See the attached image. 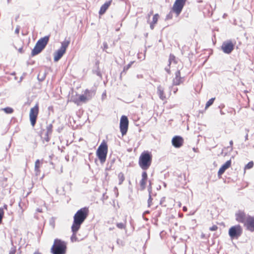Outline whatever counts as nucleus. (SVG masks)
Here are the masks:
<instances>
[{"mask_svg": "<svg viewBox=\"0 0 254 254\" xmlns=\"http://www.w3.org/2000/svg\"><path fill=\"white\" fill-rule=\"evenodd\" d=\"M89 210L87 207H83L78 210L73 216V222L71 226V231L77 232L81 224L84 222L88 215Z\"/></svg>", "mask_w": 254, "mask_h": 254, "instance_id": "1", "label": "nucleus"}, {"mask_svg": "<svg viewBox=\"0 0 254 254\" xmlns=\"http://www.w3.org/2000/svg\"><path fill=\"white\" fill-rule=\"evenodd\" d=\"M151 162V154L148 151H144L139 158L138 164L142 170H146L150 166Z\"/></svg>", "mask_w": 254, "mask_h": 254, "instance_id": "2", "label": "nucleus"}, {"mask_svg": "<svg viewBox=\"0 0 254 254\" xmlns=\"http://www.w3.org/2000/svg\"><path fill=\"white\" fill-rule=\"evenodd\" d=\"M66 249V243L60 239H56L51 248V252L53 254H65Z\"/></svg>", "mask_w": 254, "mask_h": 254, "instance_id": "3", "label": "nucleus"}, {"mask_svg": "<svg viewBox=\"0 0 254 254\" xmlns=\"http://www.w3.org/2000/svg\"><path fill=\"white\" fill-rule=\"evenodd\" d=\"M108 152V145L106 143L103 142L98 147L96 154L101 163H104L106 161Z\"/></svg>", "mask_w": 254, "mask_h": 254, "instance_id": "4", "label": "nucleus"}, {"mask_svg": "<svg viewBox=\"0 0 254 254\" xmlns=\"http://www.w3.org/2000/svg\"><path fill=\"white\" fill-rule=\"evenodd\" d=\"M70 43L69 40H64L61 43V47L54 53V61L58 62L65 53L66 49Z\"/></svg>", "mask_w": 254, "mask_h": 254, "instance_id": "5", "label": "nucleus"}, {"mask_svg": "<svg viewBox=\"0 0 254 254\" xmlns=\"http://www.w3.org/2000/svg\"><path fill=\"white\" fill-rule=\"evenodd\" d=\"M243 230L239 225L231 227L229 230V235L232 239H237L242 234Z\"/></svg>", "mask_w": 254, "mask_h": 254, "instance_id": "6", "label": "nucleus"}, {"mask_svg": "<svg viewBox=\"0 0 254 254\" xmlns=\"http://www.w3.org/2000/svg\"><path fill=\"white\" fill-rule=\"evenodd\" d=\"M186 1L187 0H176L175 1L172 9L177 15H179L182 12Z\"/></svg>", "mask_w": 254, "mask_h": 254, "instance_id": "7", "label": "nucleus"}, {"mask_svg": "<svg viewBox=\"0 0 254 254\" xmlns=\"http://www.w3.org/2000/svg\"><path fill=\"white\" fill-rule=\"evenodd\" d=\"M128 126V120L127 116H122L120 123V131L123 135L126 134L127 132Z\"/></svg>", "mask_w": 254, "mask_h": 254, "instance_id": "8", "label": "nucleus"}, {"mask_svg": "<svg viewBox=\"0 0 254 254\" xmlns=\"http://www.w3.org/2000/svg\"><path fill=\"white\" fill-rule=\"evenodd\" d=\"M38 111L39 107L38 104H36L34 107L30 109L29 116L31 124L33 127L36 124Z\"/></svg>", "mask_w": 254, "mask_h": 254, "instance_id": "9", "label": "nucleus"}, {"mask_svg": "<svg viewBox=\"0 0 254 254\" xmlns=\"http://www.w3.org/2000/svg\"><path fill=\"white\" fill-rule=\"evenodd\" d=\"M248 216L242 210L238 211L235 214L236 220L240 223H244V225L247 221Z\"/></svg>", "mask_w": 254, "mask_h": 254, "instance_id": "10", "label": "nucleus"}, {"mask_svg": "<svg viewBox=\"0 0 254 254\" xmlns=\"http://www.w3.org/2000/svg\"><path fill=\"white\" fill-rule=\"evenodd\" d=\"M184 81V77L181 76L180 70L178 69L175 72V77L173 79V85H179Z\"/></svg>", "mask_w": 254, "mask_h": 254, "instance_id": "11", "label": "nucleus"}, {"mask_svg": "<svg viewBox=\"0 0 254 254\" xmlns=\"http://www.w3.org/2000/svg\"><path fill=\"white\" fill-rule=\"evenodd\" d=\"M184 143L182 137L179 135L175 136L172 139V145L176 148L181 147Z\"/></svg>", "mask_w": 254, "mask_h": 254, "instance_id": "12", "label": "nucleus"}, {"mask_svg": "<svg viewBox=\"0 0 254 254\" xmlns=\"http://www.w3.org/2000/svg\"><path fill=\"white\" fill-rule=\"evenodd\" d=\"M234 47V46L231 42H224L223 43L221 48L224 53L229 54L233 50Z\"/></svg>", "mask_w": 254, "mask_h": 254, "instance_id": "13", "label": "nucleus"}, {"mask_svg": "<svg viewBox=\"0 0 254 254\" xmlns=\"http://www.w3.org/2000/svg\"><path fill=\"white\" fill-rule=\"evenodd\" d=\"M244 225L247 227L249 230L252 232L254 231V217L248 216L247 221Z\"/></svg>", "mask_w": 254, "mask_h": 254, "instance_id": "14", "label": "nucleus"}, {"mask_svg": "<svg viewBox=\"0 0 254 254\" xmlns=\"http://www.w3.org/2000/svg\"><path fill=\"white\" fill-rule=\"evenodd\" d=\"M49 36H46L40 39L36 43V45L44 49L47 45L49 40Z\"/></svg>", "mask_w": 254, "mask_h": 254, "instance_id": "15", "label": "nucleus"}, {"mask_svg": "<svg viewBox=\"0 0 254 254\" xmlns=\"http://www.w3.org/2000/svg\"><path fill=\"white\" fill-rule=\"evenodd\" d=\"M231 164V160H228L226 161L219 169L218 172V176H221L225 171L226 169L229 168Z\"/></svg>", "mask_w": 254, "mask_h": 254, "instance_id": "16", "label": "nucleus"}, {"mask_svg": "<svg viewBox=\"0 0 254 254\" xmlns=\"http://www.w3.org/2000/svg\"><path fill=\"white\" fill-rule=\"evenodd\" d=\"M147 180V174L145 171H144L142 173V179L140 181V186L141 190H144L145 189Z\"/></svg>", "mask_w": 254, "mask_h": 254, "instance_id": "17", "label": "nucleus"}, {"mask_svg": "<svg viewBox=\"0 0 254 254\" xmlns=\"http://www.w3.org/2000/svg\"><path fill=\"white\" fill-rule=\"evenodd\" d=\"M157 93L161 100L163 101L166 100V98L164 93V88L161 85L157 87Z\"/></svg>", "mask_w": 254, "mask_h": 254, "instance_id": "18", "label": "nucleus"}, {"mask_svg": "<svg viewBox=\"0 0 254 254\" xmlns=\"http://www.w3.org/2000/svg\"><path fill=\"white\" fill-rule=\"evenodd\" d=\"M110 4H111V1H107L104 4H103L101 6L100 9L99 11V14L100 15L103 14L106 12L107 9L108 8V7L110 5Z\"/></svg>", "mask_w": 254, "mask_h": 254, "instance_id": "19", "label": "nucleus"}, {"mask_svg": "<svg viewBox=\"0 0 254 254\" xmlns=\"http://www.w3.org/2000/svg\"><path fill=\"white\" fill-rule=\"evenodd\" d=\"M43 49L37 46V45H35L34 49L32 50L31 56L32 57H34L39 54H40L42 51Z\"/></svg>", "mask_w": 254, "mask_h": 254, "instance_id": "20", "label": "nucleus"}, {"mask_svg": "<svg viewBox=\"0 0 254 254\" xmlns=\"http://www.w3.org/2000/svg\"><path fill=\"white\" fill-rule=\"evenodd\" d=\"M85 96L87 98V100H90L93 96H94L95 94V92L94 90H89L88 89H86L85 91Z\"/></svg>", "mask_w": 254, "mask_h": 254, "instance_id": "21", "label": "nucleus"}, {"mask_svg": "<svg viewBox=\"0 0 254 254\" xmlns=\"http://www.w3.org/2000/svg\"><path fill=\"white\" fill-rule=\"evenodd\" d=\"M40 160L37 159L35 163V172L36 176L40 174Z\"/></svg>", "mask_w": 254, "mask_h": 254, "instance_id": "22", "label": "nucleus"}, {"mask_svg": "<svg viewBox=\"0 0 254 254\" xmlns=\"http://www.w3.org/2000/svg\"><path fill=\"white\" fill-rule=\"evenodd\" d=\"M133 63L134 62H130L128 64L124 66L123 70L121 73V76L124 74H126L127 71L131 67Z\"/></svg>", "mask_w": 254, "mask_h": 254, "instance_id": "23", "label": "nucleus"}, {"mask_svg": "<svg viewBox=\"0 0 254 254\" xmlns=\"http://www.w3.org/2000/svg\"><path fill=\"white\" fill-rule=\"evenodd\" d=\"M172 63L177 64V62L176 60V57L173 55L170 54L169 59V66H170Z\"/></svg>", "mask_w": 254, "mask_h": 254, "instance_id": "24", "label": "nucleus"}, {"mask_svg": "<svg viewBox=\"0 0 254 254\" xmlns=\"http://www.w3.org/2000/svg\"><path fill=\"white\" fill-rule=\"evenodd\" d=\"M53 131V125L52 124H49L47 127V135H51Z\"/></svg>", "mask_w": 254, "mask_h": 254, "instance_id": "25", "label": "nucleus"}, {"mask_svg": "<svg viewBox=\"0 0 254 254\" xmlns=\"http://www.w3.org/2000/svg\"><path fill=\"white\" fill-rule=\"evenodd\" d=\"M118 178L119 179V184L121 185L125 180V177L124 174L122 172L120 173L118 175Z\"/></svg>", "mask_w": 254, "mask_h": 254, "instance_id": "26", "label": "nucleus"}, {"mask_svg": "<svg viewBox=\"0 0 254 254\" xmlns=\"http://www.w3.org/2000/svg\"><path fill=\"white\" fill-rule=\"evenodd\" d=\"M215 100V98H212L211 99H210L206 103V105H205V109H207V108H208L209 106H210L211 105L213 104V102H214V101Z\"/></svg>", "mask_w": 254, "mask_h": 254, "instance_id": "27", "label": "nucleus"}, {"mask_svg": "<svg viewBox=\"0 0 254 254\" xmlns=\"http://www.w3.org/2000/svg\"><path fill=\"white\" fill-rule=\"evenodd\" d=\"M78 100H79V102H85L88 100H87V97L85 95H81L79 97Z\"/></svg>", "mask_w": 254, "mask_h": 254, "instance_id": "28", "label": "nucleus"}, {"mask_svg": "<svg viewBox=\"0 0 254 254\" xmlns=\"http://www.w3.org/2000/svg\"><path fill=\"white\" fill-rule=\"evenodd\" d=\"M3 110L6 114H11L13 112V109L10 107H6L3 109Z\"/></svg>", "mask_w": 254, "mask_h": 254, "instance_id": "29", "label": "nucleus"}, {"mask_svg": "<svg viewBox=\"0 0 254 254\" xmlns=\"http://www.w3.org/2000/svg\"><path fill=\"white\" fill-rule=\"evenodd\" d=\"M254 166V162L253 161L249 162L245 167V169H251Z\"/></svg>", "mask_w": 254, "mask_h": 254, "instance_id": "30", "label": "nucleus"}, {"mask_svg": "<svg viewBox=\"0 0 254 254\" xmlns=\"http://www.w3.org/2000/svg\"><path fill=\"white\" fill-rule=\"evenodd\" d=\"M159 18V15L158 14H155L153 17L152 19V23L156 24L157 22L158 19Z\"/></svg>", "mask_w": 254, "mask_h": 254, "instance_id": "31", "label": "nucleus"}, {"mask_svg": "<svg viewBox=\"0 0 254 254\" xmlns=\"http://www.w3.org/2000/svg\"><path fill=\"white\" fill-rule=\"evenodd\" d=\"M117 226L118 228L123 229L125 228L126 225L124 223H117Z\"/></svg>", "mask_w": 254, "mask_h": 254, "instance_id": "32", "label": "nucleus"}, {"mask_svg": "<svg viewBox=\"0 0 254 254\" xmlns=\"http://www.w3.org/2000/svg\"><path fill=\"white\" fill-rule=\"evenodd\" d=\"M3 214H4V211H3V208H0V224L2 222Z\"/></svg>", "mask_w": 254, "mask_h": 254, "instance_id": "33", "label": "nucleus"}, {"mask_svg": "<svg viewBox=\"0 0 254 254\" xmlns=\"http://www.w3.org/2000/svg\"><path fill=\"white\" fill-rule=\"evenodd\" d=\"M71 101H72L73 102L76 104L77 105H79V100L77 98L71 97Z\"/></svg>", "mask_w": 254, "mask_h": 254, "instance_id": "34", "label": "nucleus"}, {"mask_svg": "<svg viewBox=\"0 0 254 254\" xmlns=\"http://www.w3.org/2000/svg\"><path fill=\"white\" fill-rule=\"evenodd\" d=\"M218 229L217 226L214 225L209 228V230L211 231H216Z\"/></svg>", "mask_w": 254, "mask_h": 254, "instance_id": "35", "label": "nucleus"}, {"mask_svg": "<svg viewBox=\"0 0 254 254\" xmlns=\"http://www.w3.org/2000/svg\"><path fill=\"white\" fill-rule=\"evenodd\" d=\"M72 232L73 234L71 237V240L73 242L74 240L76 241V234L77 232H75V233H74L73 232Z\"/></svg>", "mask_w": 254, "mask_h": 254, "instance_id": "36", "label": "nucleus"}, {"mask_svg": "<svg viewBox=\"0 0 254 254\" xmlns=\"http://www.w3.org/2000/svg\"><path fill=\"white\" fill-rule=\"evenodd\" d=\"M152 198L150 194H149V198L148 199V207L150 206L152 203Z\"/></svg>", "mask_w": 254, "mask_h": 254, "instance_id": "37", "label": "nucleus"}, {"mask_svg": "<svg viewBox=\"0 0 254 254\" xmlns=\"http://www.w3.org/2000/svg\"><path fill=\"white\" fill-rule=\"evenodd\" d=\"M16 252V249L14 247H12L9 251V254H15Z\"/></svg>", "mask_w": 254, "mask_h": 254, "instance_id": "38", "label": "nucleus"}, {"mask_svg": "<svg viewBox=\"0 0 254 254\" xmlns=\"http://www.w3.org/2000/svg\"><path fill=\"white\" fill-rule=\"evenodd\" d=\"M148 192H149V194H151V191H152V187H151V182L150 181H149V186L148 187Z\"/></svg>", "mask_w": 254, "mask_h": 254, "instance_id": "39", "label": "nucleus"}, {"mask_svg": "<svg viewBox=\"0 0 254 254\" xmlns=\"http://www.w3.org/2000/svg\"><path fill=\"white\" fill-rule=\"evenodd\" d=\"M172 16H173V14L171 12H170L169 14H168L167 15H166V19H170L172 18Z\"/></svg>", "mask_w": 254, "mask_h": 254, "instance_id": "40", "label": "nucleus"}, {"mask_svg": "<svg viewBox=\"0 0 254 254\" xmlns=\"http://www.w3.org/2000/svg\"><path fill=\"white\" fill-rule=\"evenodd\" d=\"M165 70H166V71L169 73V74H170L171 73V71H170V66H169V65H168V66L166 67L165 68Z\"/></svg>", "mask_w": 254, "mask_h": 254, "instance_id": "41", "label": "nucleus"}, {"mask_svg": "<svg viewBox=\"0 0 254 254\" xmlns=\"http://www.w3.org/2000/svg\"><path fill=\"white\" fill-rule=\"evenodd\" d=\"M50 135H47V133L45 134V136L44 137V140H46L47 142H48L50 140Z\"/></svg>", "mask_w": 254, "mask_h": 254, "instance_id": "42", "label": "nucleus"}, {"mask_svg": "<svg viewBox=\"0 0 254 254\" xmlns=\"http://www.w3.org/2000/svg\"><path fill=\"white\" fill-rule=\"evenodd\" d=\"M246 131L247 133H246V135L245 136V140H247L248 139V132H249V129H246Z\"/></svg>", "mask_w": 254, "mask_h": 254, "instance_id": "43", "label": "nucleus"}, {"mask_svg": "<svg viewBox=\"0 0 254 254\" xmlns=\"http://www.w3.org/2000/svg\"><path fill=\"white\" fill-rule=\"evenodd\" d=\"M103 46H104V50H106V49H108V44H107V43L104 42V43H103Z\"/></svg>", "mask_w": 254, "mask_h": 254, "instance_id": "44", "label": "nucleus"}, {"mask_svg": "<svg viewBox=\"0 0 254 254\" xmlns=\"http://www.w3.org/2000/svg\"><path fill=\"white\" fill-rule=\"evenodd\" d=\"M154 23H153L152 22L150 23V27L152 30H153L154 28Z\"/></svg>", "mask_w": 254, "mask_h": 254, "instance_id": "45", "label": "nucleus"}, {"mask_svg": "<svg viewBox=\"0 0 254 254\" xmlns=\"http://www.w3.org/2000/svg\"><path fill=\"white\" fill-rule=\"evenodd\" d=\"M18 51L20 53H23V48L22 47H21L20 48H19L18 49Z\"/></svg>", "mask_w": 254, "mask_h": 254, "instance_id": "46", "label": "nucleus"}, {"mask_svg": "<svg viewBox=\"0 0 254 254\" xmlns=\"http://www.w3.org/2000/svg\"><path fill=\"white\" fill-rule=\"evenodd\" d=\"M19 32V27H17L15 30V33L16 34H18Z\"/></svg>", "mask_w": 254, "mask_h": 254, "instance_id": "47", "label": "nucleus"}, {"mask_svg": "<svg viewBox=\"0 0 254 254\" xmlns=\"http://www.w3.org/2000/svg\"><path fill=\"white\" fill-rule=\"evenodd\" d=\"M229 144H230V147L231 148V149H232V146H233V142L232 140L230 141Z\"/></svg>", "mask_w": 254, "mask_h": 254, "instance_id": "48", "label": "nucleus"}, {"mask_svg": "<svg viewBox=\"0 0 254 254\" xmlns=\"http://www.w3.org/2000/svg\"><path fill=\"white\" fill-rule=\"evenodd\" d=\"M36 211L38 212H42V209L41 208H38L36 209Z\"/></svg>", "mask_w": 254, "mask_h": 254, "instance_id": "49", "label": "nucleus"}, {"mask_svg": "<svg viewBox=\"0 0 254 254\" xmlns=\"http://www.w3.org/2000/svg\"><path fill=\"white\" fill-rule=\"evenodd\" d=\"M50 224H51V225H52L53 226V227H54V226H55V222H54V220H53V221H50Z\"/></svg>", "mask_w": 254, "mask_h": 254, "instance_id": "50", "label": "nucleus"}, {"mask_svg": "<svg viewBox=\"0 0 254 254\" xmlns=\"http://www.w3.org/2000/svg\"><path fill=\"white\" fill-rule=\"evenodd\" d=\"M165 198L164 197H162V198L161 199L160 202V204H162V203L164 201V200H165Z\"/></svg>", "mask_w": 254, "mask_h": 254, "instance_id": "51", "label": "nucleus"}, {"mask_svg": "<svg viewBox=\"0 0 254 254\" xmlns=\"http://www.w3.org/2000/svg\"><path fill=\"white\" fill-rule=\"evenodd\" d=\"M183 209V211H186L187 210V208L186 206H184Z\"/></svg>", "mask_w": 254, "mask_h": 254, "instance_id": "52", "label": "nucleus"}, {"mask_svg": "<svg viewBox=\"0 0 254 254\" xmlns=\"http://www.w3.org/2000/svg\"><path fill=\"white\" fill-rule=\"evenodd\" d=\"M177 91H178V88H175V89H174L173 92H174V93H176L177 92Z\"/></svg>", "mask_w": 254, "mask_h": 254, "instance_id": "53", "label": "nucleus"}, {"mask_svg": "<svg viewBox=\"0 0 254 254\" xmlns=\"http://www.w3.org/2000/svg\"><path fill=\"white\" fill-rule=\"evenodd\" d=\"M33 254H41V253H40L39 252H35L33 253Z\"/></svg>", "mask_w": 254, "mask_h": 254, "instance_id": "54", "label": "nucleus"}, {"mask_svg": "<svg viewBox=\"0 0 254 254\" xmlns=\"http://www.w3.org/2000/svg\"><path fill=\"white\" fill-rule=\"evenodd\" d=\"M220 114L221 115H224V113L222 111H220Z\"/></svg>", "mask_w": 254, "mask_h": 254, "instance_id": "55", "label": "nucleus"}, {"mask_svg": "<svg viewBox=\"0 0 254 254\" xmlns=\"http://www.w3.org/2000/svg\"><path fill=\"white\" fill-rule=\"evenodd\" d=\"M193 150L194 152H196V149H195V148H193Z\"/></svg>", "mask_w": 254, "mask_h": 254, "instance_id": "56", "label": "nucleus"}, {"mask_svg": "<svg viewBox=\"0 0 254 254\" xmlns=\"http://www.w3.org/2000/svg\"><path fill=\"white\" fill-rule=\"evenodd\" d=\"M204 234H202V235H201V238H203V237H204Z\"/></svg>", "mask_w": 254, "mask_h": 254, "instance_id": "57", "label": "nucleus"}, {"mask_svg": "<svg viewBox=\"0 0 254 254\" xmlns=\"http://www.w3.org/2000/svg\"><path fill=\"white\" fill-rule=\"evenodd\" d=\"M4 208H6V207H7V205H5L4 206Z\"/></svg>", "mask_w": 254, "mask_h": 254, "instance_id": "58", "label": "nucleus"}, {"mask_svg": "<svg viewBox=\"0 0 254 254\" xmlns=\"http://www.w3.org/2000/svg\"><path fill=\"white\" fill-rule=\"evenodd\" d=\"M113 229V228H109V230H112Z\"/></svg>", "mask_w": 254, "mask_h": 254, "instance_id": "59", "label": "nucleus"}, {"mask_svg": "<svg viewBox=\"0 0 254 254\" xmlns=\"http://www.w3.org/2000/svg\"><path fill=\"white\" fill-rule=\"evenodd\" d=\"M19 207H21L20 203H19Z\"/></svg>", "mask_w": 254, "mask_h": 254, "instance_id": "60", "label": "nucleus"}, {"mask_svg": "<svg viewBox=\"0 0 254 254\" xmlns=\"http://www.w3.org/2000/svg\"><path fill=\"white\" fill-rule=\"evenodd\" d=\"M224 16H226V14H224L223 17H224Z\"/></svg>", "mask_w": 254, "mask_h": 254, "instance_id": "61", "label": "nucleus"}, {"mask_svg": "<svg viewBox=\"0 0 254 254\" xmlns=\"http://www.w3.org/2000/svg\"><path fill=\"white\" fill-rule=\"evenodd\" d=\"M22 79V77H21V78H20V81H21Z\"/></svg>", "mask_w": 254, "mask_h": 254, "instance_id": "62", "label": "nucleus"}, {"mask_svg": "<svg viewBox=\"0 0 254 254\" xmlns=\"http://www.w3.org/2000/svg\"><path fill=\"white\" fill-rule=\"evenodd\" d=\"M145 213H148V211H146Z\"/></svg>", "mask_w": 254, "mask_h": 254, "instance_id": "63", "label": "nucleus"}, {"mask_svg": "<svg viewBox=\"0 0 254 254\" xmlns=\"http://www.w3.org/2000/svg\"><path fill=\"white\" fill-rule=\"evenodd\" d=\"M9 0H7L8 2H9Z\"/></svg>", "mask_w": 254, "mask_h": 254, "instance_id": "64", "label": "nucleus"}]
</instances>
